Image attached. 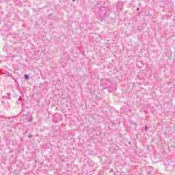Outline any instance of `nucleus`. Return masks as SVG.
Listing matches in <instances>:
<instances>
[{"instance_id":"obj_1","label":"nucleus","mask_w":175,"mask_h":175,"mask_svg":"<svg viewBox=\"0 0 175 175\" xmlns=\"http://www.w3.org/2000/svg\"><path fill=\"white\" fill-rule=\"evenodd\" d=\"M98 16L101 20H105L109 16V13L107 12V8L101 7L98 11Z\"/></svg>"},{"instance_id":"obj_2","label":"nucleus","mask_w":175,"mask_h":175,"mask_svg":"<svg viewBox=\"0 0 175 175\" xmlns=\"http://www.w3.org/2000/svg\"><path fill=\"white\" fill-rule=\"evenodd\" d=\"M59 121H62V116L59 114L57 115V118H55L54 119H53V122L55 124H58Z\"/></svg>"},{"instance_id":"obj_3","label":"nucleus","mask_w":175,"mask_h":175,"mask_svg":"<svg viewBox=\"0 0 175 175\" xmlns=\"http://www.w3.org/2000/svg\"><path fill=\"white\" fill-rule=\"evenodd\" d=\"M18 91L20 92V94H21L22 96L24 94H25V92H27V89L25 87L23 86H20L18 88Z\"/></svg>"},{"instance_id":"obj_4","label":"nucleus","mask_w":175,"mask_h":175,"mask_svg":"<svg viewBox=\"0 0 175 175\" xmlns=\"http://www.w3.org/2000/svg\"><path fill=\"white\" fill-rule=\"evenodd\" d=\"M107 89H108L109 92H114V91H116V90H117L116 88V87H113V85L108 86Z\"/></svg>"},{"instance_id":"obj_5","label":"nucleus","mask_w":175,"mask_h":175,"mask_svg":"<svg viewBox=\"0 0 175 175\" xmlns=\"http://www.w3.org/2000/svg\"><path fill=\"white\" fill-rule=\"evenodd\" d=\"M22 96H19V98L17 101V105H23V98H21Z\"/></svg>"},{"instance_id":"obj_6","label":"nucleus","mask_w":175,"mask_h":175,"mask_svg":"<svg viewBox=\"0 0 175 175\" xmlns=\"http://www.w3.org/2000/svg\"><path fill=\"white\" fill-rule=\"evenodd\" d=\"M52 131L53 133H57V132H60L61 130H59V129H57V126H53L52 128Z\"/></svg>"},{"instance_id":"obj_7","label":"nucleus","mask_w":175,"mask_h":175,"mask_svg":"<svg viewBox=\"0 0 175 175\" xmlns=\"http://www.w3.org/2000/svg\"><path fill=\"white\" fill-rule=\"evenodd\" d=\"M27 121L28 122L32 121V116H30L29 117H27Z\"/></svg>"},{"instance_id":"obj_8","label":"nucleus","mask_w":175,"mask_h":175,"mask_svg":"<svg viewBox=\"0 0 175 175\" xmlns=\"http://www.w3.org/2000/svg\"><path fill=\"white\" fill-rule=\"evenodd\" d=\"M24 79H25V80H29V75H24Z\"/></svg>"},{"instance_id":"obj_9","label":"nucleus","mask_w":175,"mask_h":175,"mask_svg":"<svg viewBox=\"0 0 175 175\" xmlns=\"http://www.w3.org/2000/svg\"><path fill=\"white\" fill-rule=\"evenodd\" d=\"M28 137H29V139H32V137H33L32 134H29L28 135Z\"/></svg>"},{"instance_id":"obj_10","label":"nucleus","mask_w":175,"mask_h":175,"mask_svg":"<svg viewBox=\"0 0 175 175\" xmlns=\"http://www.w3.org/2000/svg\"><path fill=\"white\" fill-rule=\"evenodd\" d=\"M145 131H148V126L147 125L145 126Z\"/></svg>"},{"instance_id":"obj_11","label":"nucleus","mask_w":175,"mask_h":175,"mask_svg":"<svg viewBox=\"0 0 175 175\" xmlns=\"http://www.w3.org/2000/svg\"><path fill=\"white\" fill-rule=\"evenodd\" d=\"M3 99H8V96H3Z\"/></svg>"},{"instance_id":"obj_12","label":"nucleus","mask_w":175,"mask_h":175,"mask_svg":"<svg viewBox=\"0 0 175 175\" xmlns=\"http://www.w3.org/2000/svg\"><path fill=\"white\" fill-rule=\"evenodd\" d=\"M126 107L127 109H129V105H126Z\"/></svg>"},{"instance_id":"obj_13","label":"nucleus","mask_w":175,"mask_h":175,"mask_svg":"<svg viewBox=\"0 0 175 175\" xmlns=\"http://www.w3.org/2000/svg\"><path fill=\"white\" fill-rule=\"evenodd\" d=\"M10 118H12L9 117V118H8V120H10Z\"/></svg>"},{"instance_id":"obj_14","label":"nucleus","mask_w":175,"mask_h":175,"mask_svg":"<svg viewBox=\"0 0 175 175\" xmlns=\"http://www.w3.org/2000/svg\"><path fill=\"white\" fill-rule=\"evenodd\" d=\"M137 10H140V9L139 8H137Z\"/></svg>"},{"instance_id":"obj_15","label":"nucleus","mask_w":175,"mask_h":175,"mask_svg":"<svg viewBox=\"0 0 175 175\" xmlns=\"http://www.w3.org/2000/svg\"><path fill=\"white\" fill-rule=\"evenodd\" d=\"M8 95H10V92L8 93Z\"/></svg>"},{"instance_id":"obj_16","label":"nucleus","mask_w":175,"mask_h":175,"mask_svg":"<svg viewBox=\"0 0 175 175\" xmlns=\"http://www.w3.org/2000/svg\"><path fill=\"white\" fill-rule=\"evenodd\" d=\"M26 133H28V130L26 131Z\"/></svg>"},{"instance_id":"obj_17","label":"nucleus","mask_w":175,"mask_h":175,"mask_svg":"<svg viewBox=\"0 0 175 175\" xmlns=\"http://www.w3.org/2000/svg\"><path fill=\"white\" fill-rule=\"evenodd\" d=\"M128 110H129V111H131V109H129Z\"/></svg>"}]
</instances>
